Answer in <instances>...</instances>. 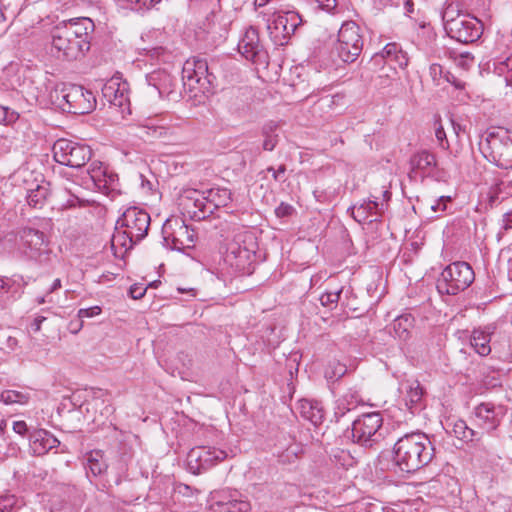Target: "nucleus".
I'll list each match as a JSON object with an SVG mask.
<instances>
[{
	"label": "nucleus",
	"instance_id": "5fc2aeb1",
	"mask_svg": "<svg viewBox=\"0 0 512 512\" xmlns=\"http://www.w3.org/2000/svg\"><path fill=\"white\" fill-rule=\"evenodd\" d=\"M473 60L474 58L470 54L465 53L456 58V64L458 67L467 70L471 67Z\"/></svg>",
	"mask_w": 512,
	"mask_h": 512
},
{
	"label": "nucleus",
	"instance_id": "774afa93",
	"mask_svg": "<svg viewBox=\"0 0 512 512\" xmlns=\"http://www.w3.org/2000/svg\"><path fill=\"white\" fill-rule=\"evenodd\" d=\"M61 288V280L60 279H55L51 285V287L49 288L47 294H51L52 292H54L55 290Z\"/></svg>",
	"mask_w": 512,
	"mask_h": 512
},
{
	"label": "nucleus",
	"instance_id": "3c124183",
	"mask_svg": "<svg viewBox=\"0 0 512 512\" xmlns=\"http://www.w3.org/2000/svg\"><path fill=\"white\" fill-rule=\"evenodd\" d=\"M444 80L453 85L457 90H463L466 87V83L463 80L457 78L454 74H452L449 71H446V73L444 74Z\"/></svg>",
	"mask_w": 512,
	"mask_h": 512
},
{
	"label": "nucleus",
	"instance_id": "bf43d9fd",
	"mask_svg": "<svg viewBox=\"0 0 512 512\" xmlns=\"http://www.w3.org/2000/svg\"><path fill=\"white\" fill-rule=\"evenodd\" d=\"M311 1L317 3L321 9H324L326 11H332L337 6L336 0H311Z\"/></svg>",
	"mask_w": 512,
	"mask_h": 512
},
{
	"label": "nucleus",
	"instance_id": "bb28decb",
	"mask_svg": "<svg viewBox=\"0 0 512 512\" xmlns=\"http://www.w3.org/2000/svg\"><path fill=\"white\" fill-rule=\"evenodd\" d=\"M205 199L207 201V210L210 215L220 208L228 206L232 201V193L227 188L213 187L204 191Z\"/></svg>",
	"mask_w": 512,
	"mask_h": 512
},
{
	"label": "nucleus",
	"instance_id": "4c0bfd02",
	"mask_svg": "<svg viewBox=\"0 0 512 512\" xmlns=\"http://www.w3.org/2000/svg\"><path fill=\"white\" fill-rule=\"evenodd\" d=\"M452 432L455 435V437L465 442L479 439V433L469 428L466 422L463 420H457L454 423Z\"/></svg>",
	"mask_w": 512,
	"mask_h": 512
},
{
	"label": "nucleus",
	"instance_id": "a18cd8bd",
	"mask_svg": "<svg viewBox=\"0 0 512 512\" xmlns=\"http://www.w3.org/2000/svg\"><path fill=\"white\" fill-rule=\"evenodd\" d=\"M444 71L443 67L440 64L433 63L429 67V75L436 86L441 84V80L444 79Z\"/></svg>",
	"mask_w": 512,
	"mask_h": 512
},
{
	"label": "nucleus",
	"instance_id": "680f3d73",
	"mask_svg": "<svg viewBox=\"0 0 512 512\" xmlns=\"http://www.w3.org/2000/svg\"><path fill=\"white\" fill-rule=\"evenodd\" d=\"M46 320L44 316H37L33 322L31 323L30 327L31 330L35 333L39 332L41 329V324Z\"/></svg>",
	"mask_w": 512,
	"mask_h": 512
},
{
	"label": "nucleus",
	"instance_id": "c85d7f7f",
	"mask_svg": "<svg viewBox=\"0 0 512 512\" xmlns=\"http://www.w3.org/2000/svg\"><path fill=\"white\" fill-rule=\"evenodd\" d=\"M139 130L140 136L149 141L154 139H165L170 133V129L161 124L160 121L155 118L146 119L142 124H140Z\"/></svg>",
	"mask_w": 512,
	"mask_h": 512
},
{
	"label": "nucleus",
	"instance_id": "e433bc0d",
	"mask_svg": "<svg viewBox=\"0 0 512 512\" xmlns=\"http://www.w3.org/2000/svg\"><path fill=\"white\" fill-rule=\"evenodd\" d=\"M301 414L314 425L320 424L324 418V411L318 402L304 400L301 403Z\"/></svg>",
	"mask_w": 512,
	"mask_h": 512
},
{
	"label": "nucleus",
	"instance_id": "72a5a7b5",
	"mask_svg": "<svg viewBox=\"0 0 512 512\" xmlns=\"http://www.w3.org/2000/svg\"><path fill=\"white\" fill-rule=\"evenodd\" d=\"M49 196V184L42 182L37 184L35 188L28 189L27 192V203L29 206L37 209H41Z\"/></svg>",
	"mask_w": 512,
	"mask_h": 512
},
{
	"label": "nucleus",
	"instance_id": "052dcab7",
	"mask_svg": "<svg viewBox=\"0 0 512 512\" xmlns=\"http://www.w3.org/2000/svg\"><path fill=\"white\" fill-rule=\"evenodd\" d=\"M252 509V505L250 501L245 497H240L238 499L236 510L237 512H250Z\"/></svg>",
	"mask_w": 512,
	"mask_h": 512
},
{
	"label": "nucleus",
	"instance_id": "6ab92c4d",
	"mask_svg": "<svg viewBox=\"0 0 512 512\" xmlns=\"http://www.w3.org/2000/svg\"><path fill=\"white\" fill-rule=\"evenodd\" d=\"M474 419L476 424L483 430L490 432L495 430L505 415V409L502 405H496L492 402H483L474 408Z\"/></svg>",
	"mask_w": 512,
	"mask_h": 512
},
{
	"label": "nucleus",
	"instance_id": "79ce46f5",
	"mask_svg": "<svg viewBox=\"0 0 512 512\" xmlns=\"http://www.w3.org/2000/svg\"><path fill=\"white\" fill-rule=\"evenodd\" d=\"M66 192L69 194L67 200L62 204L65 208H73L76 206H85L86 200H84L78 191H72L70 188H65Z\"/></svg>",
	"mask_w": 512,
	"mask_h": 512
},
{
	"label": "nucleus",
	"instance_id": "9b49d317",
	"mask_svg": "<svg viewBox=\"0 0 512 512\" xmlns=\"http://www.w3.org/2000/svg\"><path fill=\"white\" fill-rule=\"evenodd\" d=\"M164 243L167 247L175 250H184L194 245L195 233L179 217L169 218L162 227Z\"/></svg>",
	"mask_w": 512,
	"mask_h": 512
},
{
	"label": "nucleus",
	"instance_id": "13d9d810",
	"mask_svg": "<svg viewBox=\"0 0 512 512\" xmlns=\"http://www.w3.org/2000/svg\"><path fill=\"white\" fill-rule=\"evenodd\" d=\"M12 429L16 434H18L22 437L26 436V434L28 432V426H27L26 422L23 420L14 421L13 425H12Z\"/></svg>",
	"mask_w": 512,
	"mask_h": 512
},
{
	"label": "nucleus",
	"instance_id": "5701e85b",
	"mask_svg": "<svg viewBox=\"0 0 512 512\" xmlns=\"http://www.w3.org/2000/svg\"><path fill=\"white\" fill-rule=\"evenodd\" d=\"M146 81L148 86L161 98L171 95L176 86V78L164 69L155 70L147 74Z\"/></svg>",
	"mask_w": 512,
	"mask_h": 512
},
{
	"label": "nucleus",
	"instance_id": "49530a36",
	"mask_svg": "<svg viewBox=\"0 0 512 512\" xmlns=\"http://www.w3.org/2000/svg\"><path fill=\"white\" fill-rule=\"evenodd\" d=\"M17 504V499L14 495L0 496V512H12Z\"/></svg>",
	"mask_w": 512,
	"mask_h": 512
},
{
	"label": "nucleus",
	"instance_id": "f704fd0d",
	"mask_svg": "<svg viewBox=\"0 0 512 512\" xmlns=\"http://www.w3.org/2000/svg\"><path fill=\"white\" fill-rule=\"evenodd\" d=\"M30 399L28 390L6 389L0 393V402L5 405H26Z\"/></svg>",
	"mask_w": 512,
	"mask_h": 512
},
{
	"label": "nucleus",
	"instance_id": "423d86ee",
	"mask_svg": "<svg viewBox=\"0 0 512 512\" xmlns=\"http://www.w3.org/2000/svg\"><path fill=\"white\" fill-rule=\"evenodd\" d=\"M383 418L379 412L364 413L352 423L351 436L353 442L372 447L383 439Z\"/></svg>",
	"mask_w": 512,
	"mask_h": 512
},
{
	"label": "nucleus",
	"instance_id": "69168bd1",
	"mask_svg": "<svg viewBox=\"0 0 512 512\" xmlns=\"http://www.w3.org/2000/svg\"><path fill=\"white\" fill-rule=\"evenodd\" d=\"M502 227L505 230H509L512 228V211L503 215Z\"/></svg>",
	"mask_w": 512,
	"mask_h": 512
},
{
	"label": "nucleus",
	"instance_id": "338daca9",
	"mask_svg": "<svg viewBox=\"0 0 512 512\" xmlns=\"http://www.w3.org/2000/svg\"><path fill=\"white\" fill-rule=\"evenodd\" d=\"M215 14H211L210 16H208L206 18V23H204V26L207 28V33L210 34V33H214L213 29L215 28V23H214V18H215Z\"/></svg>",
	"mask_w": 512,
	"mask_h": 512
},
{
	"label": "nucleus",
	"instance_id": "37998d69",
	"mask_svg": "<svg viewBox=\"0 0 512 512\" xmlns=\"http://www.w3.org/2000/svg\"><path fill=\"white\" fill-rule=\"evenodd\" d=\"M497 70L499 73H506L504 80L506 82V85L511 86L512 85V54L507 57L504 61H501L498 66Z\"/></svg>",
	"mask_w": 512,
	"mask_h": 512
},
{
	"label": "nucleus",
	"instance_id": "7ed1b4c3",
	"mask_svg": "<svg viewBox=\"0 0 512 512\" xmlns=\"http://www.w3.org/2000/svg\"><path fill=\"white\" fill-rule=\"evenodd\" d=\"M442 20L447 35L460 43H473L482 35L481 22L470 14L458 11L452 5L445 8Z\"/></svg>",
	"mask_w": 512,
	"mask_h": 512
},
{
	"label": "nucleus",
	"instance_id": "c756f323",
	"mask_svg": "<svg viewBox=\"0 0 512 512\" xmlns=\"http://www.w3.org/2000/svg\"><path fill=\"white\" fill-rule=\"evenodd\" d=\"M378 57L394 62L400 68L408 65L407 55L397 43H388L380 53L375 55V59Z\"/></svg>",
	"mask_w": 512,
	"mask_h": 512
},
{
	"label": "nucleus",
	"instance_id": "c03bdc74",
	"mask_svg": "<svg viewBox=\"0 0 512 512\" xmlns=\"http://www.w3.org/2000/svg\"><path fill=\"white\" fill-rule=\"evenodd\" d=\"M239 498L231 497L226 502L218 501L213 505L214 511L217 512H237L236 507Z\"/></svg>",
	"mask_w": 512,
	"mask_h": 512
},
{
	"label": "nucleus",
	"instance_id": "1a4fd4ad",
	"mask_svg": "<svg viewBox=\"0 0 512 512\" xmlns=\"http://www.w3.org/2000/svg\"><path fill=\"white\" fill-rule=\"evenodd\" d=\"M182 80L184 86L190 91L205 93L215 76L209 71L208 63L200 57H191L187 59L182 68Z\"/></svg>",
	"mask_w": 512,
	"mask_h": 512
},
{
	"label": "nucleus",
	"instance_id": "4be33fe9",
	"mask_svg": "<svg viewBox=\"0 0 512 512\" xmlns=\"http://www.w3.org/2000/svg\"><path fill=\"white\" fill-rule=\"evenodd\" d=\"M487 142L496 165L503 169L512 168V141L508 137L503 140L495 136L494 133H489Z\"/></svg>",
	"mask_w": 512,
	"mask_h": 512
},
{
	"label": "nucleus",
	"instance_id": "6e6d98bb",
	"mask_svg": "<svg viewBox=\"0 0 512 512\" xmlns=\"http://www.w3.org/2000/svg\"><path fill=\"white\" fill-rule=\"evenodd\" d=\"M148 287H144L142 284H134L129 289V294L133 299H141Z\"/></svg>",
	"mask_w": 512,
	"mask_h": 512
},
{
	"label": "nucleus",
	"instance_id": "a878e982",
	"mask_svg": "<svg viewBox=\"0 0 512 512\" xmlns=\"http://www.w3.org/2000/svg\"><path fill=\"white\" fill-rule=\"evenodd\" d=\"M495 326L487 325L483 328L474 329L470 338L471 346L481 356H487L491 352V336L494 334Z\"/></svg>",
	"mask_w": 512,
	"mask_h": 512
},
{
	"label": "nucleus",
	"instance_id": "a19ab883",
	"mask_svg": "<svg viewBox=\"0 0 512 512\" xmlns=\"http://www.w3.org/2000/svg\"><path fill=\"white\" fill-rule=\"evenodd\" d=\"M19 118V114L8 106L0 104V123L9 125L16 122Z\"/></svg>",
	"mask_w": 512,
	"mask_h": 512
},
{
	"label": "nucleus",
	"instance_id": "b1692460",
	"mask_svg": "<svg viewBox=\"0 0 512 512\" xmlns=\"http://www.w3.org/2000/svg\"><path fill=\"white\" fill-rule=\"evenodd\" d=\"M29 441L33 453L37 456L45 455L60 445V441L45 429L34 430L29 436Z\"/></svg>",
	"mask_w": 512,
	"mask_h": 512
},
{
	"label": "nucleus",
	"instance_id": "e2e57ef3",
	"mask_svg": "<svg viewBox=\"0 0 512 512\" xmlns=\"http://www.w3.org/2000/svg\"><path fill=\"white\" fill-rule=\"evenodd\" d=\"M267 171L272 172L274 180L278 181L280 180V175L285 173L286 167L285 165H280L277 170H275L273 167H269Z\"/></svg>",
	"mask_w": 512,
	"mask_h": 512
},
{
	"label": "nucleus",
	"instance_id": "6e6552de",
	"mask_svg": "<svg viewBox=\"0 0 512 512\" xmlns=\"http://www.w3.org/2000/svg\"><path fill=\"white\" fill-rule=\"evenodd\" d=\"M54 160L70 168L83 167L92 157L89 146L68 139H58L52 147Z\"/></svg>",
	"mask_w": 512,
	"mask_h": 512
},
{
	"label": "nucleus",
	"instance_id": "ea45409f",
	"mask_svg": "<svg viewBox=\"0 0 512 512\" xmlns=\"http://www.w3.org/2000/svg\"><path fill=\"white\" fill-rule=\"evenodd\" d=\"M423 396V388L421 387L418 381H414L409 385V388L406 392V402L407 404L415 405L418 404Z\"/></svg>",
	"mask_w": 512,
	"mask_h": 512
},
{
	"label": "nucleus",
	"instance_id": "09e8293b",
	"mask_svg": "<svg viewBox=\"0 0 512 512\" xmlns=\"http://www.w3.org/2000/svg\"><path fill=\"white\" fill-rule=\"evenodd\" d=\"M126 2L131 4V9L134 10H148L152 8L155 4L160 2V0H125Z\"/></svg>",
	"mask_w": 512,
	"mask_h": 512
},
{
	"label": "nucleus",
	"instance_id": "39448f33",
	"mask_svg": "<svg viewBox=\"0 0 512 512\" xmlns=\"http://www.w3.org/2000/svg\"><path fill=\"white\" fill-rule=\"evenodd\" d=\"M474 279V271L468 263L454 262L442 271L437 281V289L441 294L456 295L467 289Z\"/></svg>",
	"mask_w": 512,
	"mask_h": 512
},
{
	"label": "nucleus",
	"instance_id": "393cba45",
	"mask_svg": "<svg viewBox=\"0 0 512 512\" xmlns=\"http://www.w3.org/2000/svg\"><path fill=\"white\" fill-rule=\"evenodd\" d=\"M252 252L246 247H242L238 241L228 244L225 261L237 270H244L246 265L252 259Z\"/></svg>",
	"mask_w": 512,
	"mask_h": 512
},
{
	"label": "nucleus",
	"instance_id": "aec40b11",
	"mask_svg": "<svg viewBox=\"0 0 512 512\" xmlns=\"http://www.w3.org/2000/svg\"><path fill=\"white\" fill-rule=\"evenodd\" d=\"M302 19L296 12L289 11L286 13H273L267 19V29L275 37L282 36L284 38L294 34L297 27L301 24Z\"/></svg>",
	"mask_w": 512,
	"mask_h": 512
},
{
	"label": "nucleus",
	"instance_id": "de8ad7c7",
	"mask_svg": "<svg viewBox=\"0 0 512 512\" xmlns=\"http://www.w3.org/2000/svg\"><path fill=\"white\" fill-rule=\"evenodd\" d=\"M341 291L342 290H335L323 293L320 297L321 304L326 307L336 304L340 299Z\"/></svg>",
	"mask_w": 512,
	"mask_h": 512
},
{
	"label": "nucleus",
	"instance_id": "603ef678",
	"mask_svg": "<svg viewBox=\"0 0 512 512\" xmlns=\"http://www.w3.org/2000/svg\"><path fill=\"white\" fill-rule=\"evenodd\" d=\"M101 313V308L99 306H93L89 308H82L78 311V318L82 321L84 318H91L97 316Z\"/></svg>",
	"mask_w": 512,
	"mask_h": 512
},
{
	"label": "nucleus",
	"instance_id": "20e7f679",
	"mask_svg": "<svg viewBox=\"0 0 512 512\" xmlns=\"http://www.w3.org/2000/svg\"><path fill=\"white\" fill-rule=\"evenodd\" d=\"M8 240H14L18 253L25 259L38 263H48L52 250L46 235L32 227H23L15 234L8 235Z\"/></svg>",
	"mask_w": 512,
	"mask_h": 512
},
{
	"label": "nucleus",
	"instance_id": "0e129e2a",
	"mask_svg": "<svg viewBox=\"0 0 512 512\" xmlns=\"http://www.w3.org/2000/svg\"><path fill=\"white\" fill-rule=\"evenodd\" d=\"M166 50L163 47H154L149 50V54L152 58L160 59L164 56Z\"/></svg>",
	"mask_w": 512,
	"mask_h": 512
},
{
	"label": "nucleus",
	"instance_id": "473e14b6",
	"mask_svg": "<svg viewBox=\"0 0 512 512\" xmlns=\"http://www.w3.org/2000/svg\"><path fill=\"white\" fill-rule=\"evenodd\" d=\"M414 318L410 314L397 317L392 323L393 336L400 341H407L410 337V331L413 327Z\"/></svg>",
	"mask_w": 512,
	"mask_h": 512
},
{
	"label": "nucleus",
	"instance_id": "864d4df0",
	"mask_svg": "<svg viewBox=\"0 0 512 512\" xmlns=\"http://www.w3.org/2000/svg\"><path fill=\"white\" fill-rule=\"evenodd\" d=\"M294 212L293 206L290 204L282 202L276 209L275 214L278 218H285L292 215Z\"/></svg>",
	"mask_w": 512,
	"mask_h": 512
},
{
	"label": "nucleus",
	"instance_id": "58836bf2",
	"mask_svg": "<svg viewBox=\"0 0 512 512\" xmlns=\"http://www.w3.org/2000/svg\"><path fill=\"white\" fill-rule=\"evenodd\" d=\"M347 373V367L338 361L331 362L325 370V377L328 380H338Z\"/></svg>",
	"mask_w": 512,
	"mask_h": 512
},
{
	"label": "nucleus",
	"instance_id": "2f4dec72",
	"mask_svg": "<svg viewBox=\"0 0 512 512\" xmlns=\"http://www.w3.org/2000/svg\"><path fill=\"white\" fill-rule=\"evenodd\" d=\"M279 124L275 121L266 122L261 128V135L264 138L262 148L265 151H273L279 142Z\"/></svg>",
	"mask_w": 512,
	"mask_h": 512
},
{
	"label": "nucleus",
	"instance_id": "4d7b16f0",
	"mask_svg": "<svg viewBox=\"0 0 512 512\" xmlns=\"http://www.w3.org/2000/svg\"><path fill=\"white\" fill-rule=\"evenodd\" d=\"M451 201L450 196H441L432 206L434 212H444L447 208V203Z\"/></svg>",
	"mask_w": 512,
	"mask_h": 512
},
{
	"label": "nucleus",
	"instance_id": "cd10ccee",
	"mask_svg": "<svg viewBox=\"0 0 512 512\" xmlns=\"http://www.w3.org/2000/svg\"><path fill=\"white\" fill-rule=\"evenodd\" d=\"M363 402L359 391L355 388L348 389L340 398L337 399L335 405V417L339 419L349 411L355 409Z\"/></svg>",
	"mask_w": 512,
	"mask_h": 512
},
{
	"label": "nucleus",
	"instance_id": "c9c22d12",
	"mask_svg": "<svg viewBox=\"0 0 512 512\" xmlns=\"http://www.w3.org/2000/svg\"><path fill=\"white\" fill-rule=\"evenodd\" d=\"M86 461V469L92 473L93 476L101 475L107 469L104 454L101 450H93L87 453Z\"/></svg>",
	"mask_w": 512,
	"mask_h": 512
},
{
	"label": "nucleus",
	"instance_id": "f8f14e48",
	"mask_svg": "<svg viewBox=\"0 0 512 512\" xmlns=\"http://www.w3.org/2000/svg\"><path fill=\"white\" fill-rule=\"evenodd\" d=\"M224 450L210 446H197L192 448L187 455V464L194 474L206 471L227 458Z\"/></svg>",
	"mask_w": 512,
	"mask_h": 512
},
{
	"label": "nucleus",
	"instance_id": "0eeeda50",
	"mask_svg": "<svg viewBox=\"0 0 512 512\" xmlns=\"http://www.w3.org/2000/svg\"><path fill=\"white\" fill-rule=\"evenodd\" d=\"M335 49L343 62L352 63L359 57L363 49V37L357 23L346 21L341 25Z\"/></svg>",
	"mask_w": 512,
	"mask_h": 512
},
{
	"label": "nucleus",
	"instance_id": "f257e3e1",
	"mask_svg": "<svg viewBox=\"0 0 512 512\" xmlns=\"http://www.w3.org/2000/svg\"><path fill=\"white\" fill-rule=\"evenodd\" d=\"M94 23L88 17H77L61 21L52 32V46L68 61L77 60L90 49V34Z\"/></svg>",
	"mask_w": 512,
	"mask_h": 512
},
{
	"label": "nucleus",
	"instance_id": "ddd939ff",
	"mask_svg": "<svg viewBox=\"0 0 512 512\" xmlns=\"http://www.w3.org/2000/svg\"><path fill=\"white\" fill-rule=\"evenodd\" d=\"M150 215L138 207L127 208L117 220L120 227H124L134 240H142L148 234Z\"/></svg>",
	"mask_w": 512,
	"mask_h": 512
},
{
	"label": "nucleus",
	"instance_id": "7c9ffc66",
	"mask_svg": "<svg viewBox=\"0 0 512 512\" xmlns=\"http://www.w3.org/2000/svg\"><path fill=\"white\" fill-rule=\"evenodd\" d=\"M138 242H140V240H134L130 236V233L128 234V231H126L124 227H120V224L116 222L115 232L111 239V246L112 249L115 250V254H117V248H121L124 252H127Z\"/></svg>",
	"mask_w": 512,
	"mask_h": 512
},
{
	"label": "nucleus",
	"instance_id": "dca6fc26",
	"mask_svg": "<svg viewBox=\"0 0 512 512\" xmlns=\"http://www.w3.org/2000/svg\"><path fill=\"white\" fill-rule=\"evenodd\" d=\"M409 166V178L413 181H423L425 177L436 175V156L428 150L417 151L410 157Z\"/></svg>",
	"mask_w": 512,
	"mask_h": 512
},
{
	"label": "nucleus",
	"instance_id": "4468645a",
	"mask_svg": "<svg viewBox=\"0 0 512 512\" xmlns=\"http://www.w3.org/2000/svg\"><path fill=\"white\" fill-rule=\"evenodd\" d=\"M102 98L110 106L119 111L121 115L130 114V100L128 84L119 78H111L102 87Z\"/></svg>",
	"mask_w": 512,
	"mask_h": 512
},
{
	"label": "nucleus",
	"instance_id": "9d476101",
	"mask_svg": "<svg viewBox=\"0 0 512 512\" xmlns=\"http://www.w3.org/2000/svg\"><path fill=\"white\" fill-rule=\"evenodd\" d=\"M60 96L65 102L63 109L73 114H88L96 108L97 100L92 91L81 85L68 84L60 90Z\"/></svg>",
	"mask_w": 512,
	"mask_h": 512
},
{
	"label": "nucleus",
	"instance_id": "2eb2a0df",
	"mask_svg": "<svg viewBox=\"0 0 512 512\" xmlns=\"http://www.w3.org/2000/svg\"><path fill=\"white\" fill-rule=\"evenodd\" d=\"M94 187L105 195L119 190L118 175L109 170L102 162L94 161L87 170Z\"/></svg>",
	"mask_w": 512,
	"mask_h": 512
},
{
	"label": "nucleus",
	"instance_id": "f3484780",
	"mask_svg": "<svg viewBox=\"0 0 512 512\" xmlns=\"http://www.w3.org/2000/svg\"><path fill=\"white\" fill-rule=\"evenodd\" d=\"M383 200L378 202V197L371 195L368 201H363L359 205H353L348 209L351 216L358 223H364L366 221L372 222L375 219H371L373 216H380L386 207V202L390 198V192L386 189L382 192Z\"/></svg>",
	"mask_w": 512,
	"mask_h": 512
},
{
	"label": "nucleus",
	"instance_id": "a211bd4d",
	"mask_svg": "<svg viewBox=\"0 0 512 512\" xmlns=\"http://www.w3.org/2000/svg\"><path fill=\"white\" fill-rule=\"evenodd\" d=\"M239 53L247 60L255 64H264L266 62V52L260 44L257 29L249 27L238 43Z\"/></svg>",
	"mask_w": 512,
	"mask_h": 512
},
{
	"label": "nucleus",
	"instance_id": "412c9836",
	"mask_svg": "<svg viewBox=\"0 0 512 512\" xmlns=\"http://www.w3.org/2000/svg\"><path fill=\"white\" fill-rule=\"evenodd\" d=\"M179 205L194 220L199 221L210 216L204 192L194 189L185 190L179 198Z\"/></svg>",
	"mask_w": 512,
	"mask_h": 512
},
{
	"label": "nucleus",
	"instance_id": "8fccbe9b",
	"mask_svg": "<svg viewBox=\"0 0 512 512\" xmlns=\"http://www.w3.org/2000/svg\"><path fill=\"white\" fill-rule=\"evenodd\" d=\"M435 137L439 146L443 149L449 148V142L446 137L445 130L440 123L435 124Z\"/></svg>",
	"mask_w": 512,
	"mask_h": 512
},
{
	"label": "nucleus",
	"instance_id": "f03ea898",
	"mask_svg": "<svg viewBox=\"0 0 512 512\" xmlns=\"http://www.w3.org/2000/svg\"><path fill=\"white\" fill-rule=\"evenodd\" d=\"M393 454V461L402 472L413 473L431 462L434 447L425 434L410 433L398 439Z\"/></svg>",
	"mask_w": 512,
	"mask_h": 512
}]
</instances>
